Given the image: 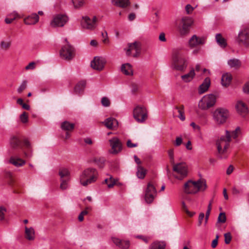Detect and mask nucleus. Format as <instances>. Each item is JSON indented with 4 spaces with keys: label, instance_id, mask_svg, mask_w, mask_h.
I'll list each match as a JSON object with an SVG mask.
<instances>
[{
    "label": "nucleus",
    "instance_id": "1",
    "mask_svg": "<svg viewBox=\"0 0 249 249\" xmlns=\"http://www.w3.org/2000/svg\"><path fill=\"white\" fill-rule=\"evenodd\" d=\"M206 188L205 179H198L197 181L189 180L184 185V192L187 194H196L199 191H204Z\"/></svg>",
    "mask_w": 249,
    "mask_h": 249
},
{
    "label": "nucleus",
    "instance_id": "31",
    "mask_svg": "<svg viewBox=\"0 0 249 249\" xmlns=\"http://www.w3.org/2000/svg\"><path fill=\"white\" fill-rule=\"evenodd\" d=\"M195 75V70L192 68L188 73L182 75L181 79L185 82H189L193 80Z\"/></svg>",
    "mask_w": 249,
    "mask_h": 249
},
{
    "label": "nucleus",
    "instance_id": "42",
    "mask_svg": "<svg viewBox=\"0 0 249 249\" xmlns=\"http://www.w3.org/2000/svg\"><path fill=\"white\" fill-rule=\"evenodd\" d=\"M11 45L10 42L2 41L0 42V48L6 50L9 49Z\"/></svg>",
    "mask_w": 249,
    "mask_h": 249
},
{
    "label": "nucleus",
    "instance_id": "62",
    "mask_svg": "<svg viewBox=\"0 0 249 249\" xmlns=\"http://www.w3.org/2000/svg\"><path fill=\"white\" fill-rule=\"evenodd\" d=\"M241 193V191L239 189L235 187H233L232 188V193L234 195H239Z\"/></svg>",
    "mask_w": 249,
    "mask_h": 249
},
{
    "label": "nucleus",
    "instance_id": "30",
    "mask_svg": "<svg viewBox=\"0 0 249 249\" xmlns=\"http://www.w3.org/2000/svg\"><path fill=\"white\" fill-rule=\"evenodd\" d=\"M112 2L114 5L122 8H126L130 4L129 0H112Z\"/></svg>",
    "mask_w": 249,
    "mask_h": 249
},
{
    "label": "nucleus",
    "instance_id": "47",
    "mask_svg": "<svg viewBox=\"0 0 249 249\" xmlns=\"http://www.w3.org/2000/svg\"><path fill=\"white\" fill-rule=\"evenodd\" d=\"M240 132V128L239 127H237L235 129V130L232 131L231 133L230 132V135H231V137H232L234 139L238 137V134H239Z\"/></svg>",
    "mask_w": 249,
    "mask_h": 249
},
{
    "label": "nucleus",
    "instance_id": "60",
    "mask_svg": "<svg viewBox=\"0 0 249 249\" xmlns=\"http://www.w3.org/2000/svg\"><path fill=\"white\" fill-rule=\"evenodd\" d=\"M204 213H200L198 217V226H200L202 224V221L204 218Z\"/></svg>",
    "mask_w": 249,
    "mask_h": 249
},
{
    "label": "nucleus",
    "instance_id": "63",
    "mask_svg": "<svg viewBox=\"0 0 249 249\" xmlns=\"http://www.w3.org/2000/svg\"><path fill=\"white\" fill-rule=\"evenodd\" d=\"M138 89H139V87L138 85H137L136 84L132 85L131 91H132V93H136L138 91Z\"/></svg>",
    "mask_w": 249,
    "mask_h": 249
},
{
    "label": "nucleus",
    "instance_id": "8",
    "mask_svg": "<svg viewBox=\"0 0 249 249\" xmlns=\"http://www.w3.org/2000/svg\"><path fill=\"white\" fill-rule=\"evenodd\" d=\"M193 23V20L192 18L188 17H183L178 26V30L180 35L185 36L188 34L190 31V28Z\"/></svg>",
    "mask_w": 249,
    "mask_h": 249
},
{
    "label": "nucleus",
    "instance_id": "25",
    "mask_svg": "<svg viewBox=\"0 0 249 249\" xmlns=\"http://www.w3.org/2000/svg\"><path fill=\"white\" fill-rule=\"evenodd\" d=\"M232 77L230 73L223 74L221 77V84L225 87H228L231 83Z\"/></svg>",
    "mask_w": 249,
    "mask_h": 249
},
{
    "label": "nucleus",
    "instance_id": "3",
    "mask_svg": "<svg viewBox=\"0 0 249 249\" xmlns=\"http://www.w3.org/2000/svg\"><path fill=\"white\" fill-rule=\"evenodd\" d=\"M231 142V135L230 132L226 131V136H221L216 142V145L218 154L221 158H226L225 155L227 153V149Z\"/></svg>",
    "mask_w": 249,
    "mask_h": 249
},
{
    "label": "nucleus",
    "instance_id": "51",
    "mask_svg": "<svg viewBox=\"0 0 249 249\" xmlns=\"http://www.w3.org/2000/svg\"><path fill=\"white\" fill-rule=\"evenodd\" d=\"M185 9L187 14H191L193 12L194 8L190 4H187L186 5Z\"/></svg>",
    "mask_w": 249,
    "mask_h": 249
},
{
    "label": "nucleus",
    "instance_id": "18",
    "mask_svg": "<svg viewBox=\"0 0 249 249\" xmlns=\"http://www.w3.org/2000/svg\"><path fill=\"white\" fill-rule=\"evenodd\" d=\"M141 44L138 42H135L133 43L128 45V48L126 50V54L130 55L131 53L133 56H137L140 52Z\"/></svg>",
    "mask_w": 249,
    "mask_h": 249
},
{
    "label": "nucleus",
    "instance_id": "29",
    "mask_svg": "<svg viewBox=\"0 0 249 249\" xmlns=\"http://www.w3.org/2000/svg\"><path fill=\"white\" fill-rule=\"evenodd\" d=\"M121 71L124 74L127 75H132L133 72L132 66L129 63L122 65Z\"/></svg>",
    "mask_w": 249,
    "mask_h": 249
},
{
    "label": "nucleus",
    "instance_id": "38",
    "mask_svg": "<svg viewBox=\"0 0 249 249\" xmlns=\"http://www.w3.org/2000/svg\"><path fill=\"white\" fill-rule=\"evenodd\" d=\"M70 173L68 169L65 168H61L59 171V175L60 176L61 179H63L64 177H67L69 178Z\"/></svg>",
    "mask_w": 249,
    "mask_h": 249
},
{
    "label": "nucleus",
    "instance_id": "28",
    "mask_svg": "<svg viewBox=\"0 0 249 249\" xmlns=\"http://www.w3.org/2000/svg\"><path fill=\"white\" fill-rule=\"evenodd\" d=\"M9 162L17 167L22 166L26 163L24 160L19 158H15L14 157H11L10 158Z\"/></svg>",
    "mask_w": 249,
    "mask_h": 249
},
{
    "label": "nucleus",
    "instance_id": "44",
    "mask_svg": "<svg viewBox=\"0 0 249 249\" xmlns=\"http://www.w3.org/2000/svg\"><path fill=\"white\" fill-rule=\"evenodd\" d=\"M27 82L26 81H23L20 86L18 89V92L19 93H21L27 87Z\"/></svg>",
    "mask_w": 249,
    "mask_h": 249
},
{
    "label": "nucleus",
    "instance_id": "11",
    "mask_svg": "<svg viewBox=\"0 0 249 249\" xmlns=\"http://www.w3.org/2000/svg\"><path fill=\"white\" fill-rule=\"evenodd\" d=\"M69 20L68 17L65 15L58 14L54 16L50 23L53 27H61Z\"/></svg>",
    "mask_w": 249,
    "mask_h": 249
},
{
    "label": "nucleus",
    "instance_id": "27",
    "mask_svg": "<svg viewBox=\"0 0 249 249\" xmlns=\"http://www.w3.org/2000/svg\"><path fill=\"white\" fill-rule=\"evenodd\" d=\"M228 64L231 69L236 70L241 66V61L236 58H232L228 60Z\"/></svg>",
    "mask_w": 249,
    "mask_h": 249
},
{
    "label": "nucleus",
    "instance_id": "41",
    "mask_svg": "<svg viewBox=\"0 0 249 249\" xmlns=\"http://www.w3.org/2000/svg\"><path fill=\"white\" fill-rule=\"evenodd\" d=\"M74 6L75 8H79L84 4V0H72Z\"/></svg>",
    "mask_w": 249,
    "mask_h": 249
},
{
    "label": "nucleus",
    "instance_id": "4",
    "mask_svg": "<svg viewBox=\"0 0 249 249\" xmlns=\"http://www.w3.org/2000/svg\"><path fill=\"white\" fill-rule=\"evenodd\" d=\"M174 177L178 179L182 180L187 176V166L184 162L173 163Z\"/></svg>",
    "mask_w": 249,
    "mask_h": 249
},
{
    "label": "nucleus",
    "instance_id": "53",
    "mask_svg": "<svg viewBox=\"0 0 249 249\" xmlns=\"http://www.w3.org/2000/svg\"><path fill=\"white\" fill-rule=\"evenodd\" d=\"M102 36L103 37V42L105 44L108 43V39L107 37V34L106 31L102 33Z\"/></svg>",
    "mask_w": 249,
    "mask_h": 249
},
{
    "label": "nucleus",
    "instance_id": "23",
    "mask_svg": "<svg viewBox=\"0 0 249 249\" xmlns=\"http://www.w3.org/2000/svg\"><path fill=\"white\" fill-rule=\"evenodd\" d=\"M105 126L109 129H115L118 125V121L114 118H107L104 122Z\"/></svg>",
    "mask_w": 249,
    "mask_h": 249
},
{
    "label": "nucleus",
    "instance_id": "6",
    "mask_svg": "<svg viewBox=\"0 0 249 249\" xmlns=\"http://www.w3.org/2000/svg\"><path fill=\"white\" fill-rule=\"evenodd\" d=\"M216 102V97L213 94L204 96L198 103V107L202 110H206L213 106Z\"/></svg>",
    "mask_w": 249,
    "mask_h": 249
},
{
    "label": "nucleus",
    "instance_id": "50",
    "mask_svg": "<svg viewBox=\"0 0 249 249\" xmlns=\"http://www.w3.org/2000/svg\"><path fill=\"white\" fill-rule=\"evenodd\" d=\"M182 142L183 140L181 136H178L176 137L174 144L176 146H179L182 143Z\"/></svg>",
    "mask_w": 249,
    "mask_h": 249
},
{
    "label": "nucleus",
    "instance_id": "58",
    "mask_svg": "<svg viewBox=\"0 0 249 249\" xmlns=\"http://www.w3.org/2000/svg\"><path fill=\"white\" fill-rule=\"evenodd\" d=\"M243 91L246 93L249 94V82L246 83L243 87Z\"/></svg>",
    "mask_w": 249,
    "mask_h": 249
},
{
    "label": "nucleus",
    "instance_id": "12",
    "mask_svg": "<svg viewBox=\"0 0 249 249\" xmlns=\"http://www.w3.org/2000/svg\"><path fill=\"white\" fill-rule=\"evenodd\" d=\"M206 40V37L205 36L194 35L189 39L188 46L191 49L197 48L204 44Z\"/></svg>",
    "mask_w": 249,
    "mask_h": 249
},
{
    "label": "nucleus",
    "instance_id": "19",
    "mask_svg": "<svg viewBox=\"0 0 249 249\" xmlns=\"http://www.w3.org/2000/svg\"><path fill=\"white\" fill-rule=\"evenodd\" d=\"M106 61L103 58L98 56L95 57L91 62V67L94 70L101 71L103 69Z\"/></svg>",
    "mask_w": 249,
    "mask_h": 249
},
{
    "label": "nucleus",
    "instance_id": "49",
    "mask_svg": "<svg viewBox=\"0 0 249 249\" xmlns=\"http://www.w3.org/2000/svg\"><path fill=\"white\" fill-rule=\"evenodd\" d=\"M101 103L103 106L106 107L109 106L110 104L109 100L106 97L102 98Z\"/></svg>",
    "mask_w": 249,
    "mask_h": 249
},
{
    "label": "nucleus",
    "instance_id": "13",
    "mask_svg": "<svg viewBox=\"0 0 249 249\" xmlns=\"http://www.w3.org/2000/svg\"><path fill=\"white\" fill-rule=\"evenodd\" d=\"M237 40L244 47L249 48V29L245 28L240 31Z\"/></svg>",
    "mask_w": 249,
    "mask_h": 249
},
{
    "label": "nucleus",
    "instance_id": "17",
    "mask_svg": "<svg viewBox=\"0 0 249 249\" xmlns=\"http://www.w3.org/2000/svg\"><path fill=\"white\" fill-rule=\"evenodd\" d=\"M237 112L241 116L245 117L248 114L249 110L247 105L242 101H237L235 104Z\"/></svg>",
    "mask_w": 249,
    "mask_h": 249
},
{
    "label": "nucleus",
    "instance_id": "57",
    "mask_svg": "<svg viewBox=\"0 0 249 249\" xmlns=\"http://www.w3.org/2000/svg\"><path fill=\"white\" fill-rule=\"evenodd\" d=\"M126 145L129 148H133L137 147L138 146V144L137 143H133L130 140H128L126 142Z\"/></svg>",
    "mask_w": 249,
    "mask_h": 249
},
{
    "label": "nucleus",
    "instance_id": "2",
    "mask_svg": "<svg viewBox=\"0 0 249 249\" xmlns=\"http://www.w3.org/2000/svg\"><path fill=\"white\" fill-rule=\"evenodd\" d=\"M98 177L97 170L93 168H87L84 169L79 176V182L81 185L87 186L95 182Z\"/></svg>",
    "mask_w": 249,
    "mask_h": 249
},
{
    "label": "nucleus",
    "instance_id": "48",
    "mask_svg": "<svg viewBox=\"0 0 249 249\" xmlns=\"http://www.w3.org/2000/svg\"><path fill=\"white\" fill-rule=\"evenodd\" d=\"M211 209H212V202H210L209 203V204L208 206V209H207V212L206 213L205 224H206L207 223V221H208V218H209V215H210V212H211Z\"/></svg>",
    "mask_w": 249,
    "mask_h": 249
},
{
    "label": "nucleus",
    "instance_id": "9",
    "mask_svg": "<svg viewBox=\"0 0 249 249\" xmlns=\"http://www.w3.org/2000/svg\"><path fill=\"white\" fill-rule=\"evenodd\" d=\"M65 41L66 42V44L63 46L61 48L60 54L62 58L70 60L75 55L74 49L68 43L67 39H65Z\"/></svg>",
    "mask_w": 249,
    "mask_h": 249
},
{
    "label": "nucleus",
    "instance_id": "16",
    "mask_svg": "<svg viewBox=\"0 0 249 249\" xmlns=\"http://www.w3.org/2000/svg\"><path fill=\"white\" fill-rule=\"evenodd\" d=\"M109 142L111 147V153L116 154L122 150V143L118 138L113 137Z\"/></svg>",
    "mask_w": 249,
    "mask_h": 249
},
{
    "label": "nucleus",
    "instance_id": "37",
    "mask_svg": "<svg viewBox=\"0 0 249 249\" xmlns=\"http://www.w3.org/2000/svg\"><path fill=\"white\" fill-rule=\"evenodd\" d=\"M74 124L70 123L69 122L65 121L62 123L61 128L62 129L67 131H71L73 129Z\"/></svg>",
    "mask_w": 249,
    "mask_h": 249
},
{
    "label": "nucleus",
    "instance_id": "36",
    "mask_svg": "<svg viewBox=\"0 0 249 249\" xmlns=\"http://www.w3.org/2000/svg\"><path fill=\"white\" fill-rule=\"evenodd\" d=\"M215 39L217 43L223 48L227 46L226 40L222 37L220 34H217L215 36Z\"/></svg>",
    "mask_w": 249,
    "mask_h": 249
},
{
    "label": "nucleus",
    "instance_id": "52",
    "mask_svg": "<svg viewBox=\"0 0 249 249\" xmlns=\"http://www.w3.org/2000/svg\"><path fill=\"white\" fill-rule=\"evenodd\" d=\"M225 242L226 244H228L230 243L231 236V233L229 232L226 233L224 234Z\"/></svg>",
    "mask_w": 249,
    "mask_h": 249
},
{
    "label": "nucleus",
    "instance_id": "64",
    "mask_svg": "<svg viewBox=\"0 0 249 249\" xmlns=\"http://www.w3.org/2000/svg\"><path fill=\"white\" fill-rule=\"evenodd\" d=\"M183 205V208L184 210L185 211V212L187 213V214L189 215L190 216H193L195 213L190 212L186 208V207L184 204V203H182Z\"/></svg>",
    "mask_w": 249,
    "mask_h": 249
},
{
    "label": "nucleus",
    "instance_id": "22",
    "mask_svg": "<svg viewBox=\"0 0 249 249\" xmlns=\"http://www.w3.org/2000/svg\"><path fill=\"white\" fill-rule=\"evenodd\" d=\"M39 17L36 13H33L28 17H26L24 21L27 25H34L38 22Z\"/></svg>",
    "mask_w": 249,
    "mask_h": 249
},
{
    "label": "nucleus",
    "instance_id": "32",
    "mask_svg": "<svg viewBox=\"0 0 249 249\" xmlns=\"http://www.w3.org/2000/svg\"><path fill=\"white\" fill-rule=\"evenodd\" d=\"M25 236L29 240H33L35 237V230L33 228L25 227Z\"/></svg>",
    "mask_w": 249,
    "mask_h": 249
},
{
    "label": "nucleus",
    "instance_id": "56",
    "mask_svg": "<svg viewBox=\"0 0 249 249\" xmlns=\"http://www.w3.org/2000/svg\"><path fill=\"white\" fill-rule=\"evenodd\" d=\"M36 67V63L34 62H30L28 65H27L25 69L26 70H34Z\"/></svg>",
    "mask_w": 249,
    "mask_h": 249
},
{
    "label": "nucleus",
    "instance_id": "10",
    "mask_svg": "<svg viewBox=\"0 0 249 249\" xmlns=\"http://www.w3.org/2000/svg\"><path fill=\"white\" fill-rule=\"evenodd\" d=\"M134 118L139 122H144L147 117L146 109L144 107L137 106L133 110Z\"/></svg>",
    "mask_w": 249,
    "mask_h": 249
},
{
    "label": "nucleus",
    "instance_id": "14",
    "mask_svg": "<svg viewBox=\"0 0 249 249\" xmlns=\"http://www.w3.org/2000/svg\"><path fill=\"white\" fill-rule=\"evenodd\" d=\"M97 22V18L95 16L90 18L89 17L83 18L81 25L84 28L92 30L96 27Z\"/></svg>",
    "mask_w": 249,
    "mask_h": 249
},
{
    "label": "nucleus",
    "instance_id": "24",
    "mask_svg": "<svg viewBox=\"0 0 249 249\" xmlns=\"http://www.w3.org/2000/svg\"><path fill=\"white\" fill-rule=\"evenodd\" d=\"M210 79L208 77L206 78L203 82L199 87L198 93L201 94L206 92L210 87Z\"/></svg>",
    "mask_w": 249,
    "mask_h": 249
},
{
    "label": "nucleus",
    "instance_id": "20",
    "mask_svg": "<svg viewBox=\"0 0 249 249\" xmlns=\"http://www.w3.org/2000/svg\"><path fill=\"white\" fill-rule=\"evenodd\" d=\"M111 240L117 246L121 249H127L129 247L130 242L128 240H123L114 237L111 238Z\"/></svg>",
    "mask_w": 249,
    "mask_h": 249
},
{
    "label": "nucleus",
    "instance_id": "45",
    "mask_svg": "<svg viewBox=\"0 0 249 249\" xmlns=\"http://www.w3.org/2000/svg\"><path fill=\"white\" fill-rule=\"evenodd\" d=\"M70 180V178L67 179H61V183L60 184V188L62 190H65L68 187V182Z\"/></svg>",
    "mask_w": 249,
    "mask_h": 249
},
{
    "label": "nucleus",
    "instance_id": "59",
    "mask_svg": "<svg viewBox=\"0 0 249 249\" xmlns=\"http://www.w3.org/2000/svg\"><path fill=\"white\" fill-rule=\"evenodd\" d=\"M137 238L142 239L146 243H148L149 240L150 239V237H146V236H142V235H138L137 236Z\"/></svg>",
    "mask_w": 249,
    "mask_h": 249
},
{
    "label": "nucleus",
    "instance_id": "55",
    "mask_svg": "<svg viewBox=\"0 0 249 249\" xmlns=\"http://www.w3.org/2000/svg\"><path fill=\"white\" fill-rule=\"evenodd\" d=\"M5 212L6 209L4 207L0 206V221L4 219Z\"/></svg>",
    "mask_w": 249,
    "mask_h": 249
},
{
    "label": "nucleus",
    "instance_id": "54",
    "mask_svg": "<svg viewBox=\"0 0 249 249\" xmlns=\"http://www.w3.org/2000/svg\"><path fill=\"white\" fill-rule=\"evenodd\" d=\"M8 17L11 18L13 19V20H14L17 18H20L19 16L16 12H13V13L9 14L8 15Z\"/></svg>",
    "mask_w": 249,
    "mask_h": 249
},
{
    "label": "nucleus",
    "instance_id": "5",
    "mask_svg": "<svg viewBox=\"0 0 249 249\" xmlns=\"http://www.w3.org/2000/svg\"><path fill=\"white\" fill-rule=\"evenodd\" d=\"M229 116L228 110L224 108H218L213 113V118L215 122L218 124L226 123Z\"/></svg>",
    "mask_w": 249,
    "mask_h": 249
},
{
    "label": "nucleus",
    "instance_id": "26",
    "mask_svg": "<svg viewBox=\"0 0 249 249\" xmlns=\"http://www.w3.org/2000/svg\"><path fill=\"white\" fill-rule=\"evenodd\" d=\"M105 182L107 185L108 188H112L114 185L121 186L122 184L118 181L117 178H114L110 176L109 178L105 180Z\"/></svg>",
    "mask_w": 249,
    "mask_h": 249
},
{
    "label": "nucleus",
    "instance_id": "33",
    "mask_svg": "<svg viewBox=\"0 0 249 249\" xmlns=\"http://www.w3.org/2000/svg\"><path fill=\"white\" fill-rule=\"evenodd\" d=\"M174 108L177 110L179 115L178 117L182 121L185 120V116L184 114V107L183 105H181L178 106H175Z\"/></svg>",
    "mask_w": 249,
    "mask_h": 249
},
{
    "label": "nucleus",
    "instance_id": "40",
    "mask_svg": "<svg viewBox=\"0 0 249 249\" xmlns=\"http://www.w3.org/2000/svg\"><path fill=\"white\" fill-rule=\"evenodd\" d=\"M20 120L22 123H27L28 122V115L26 112H23L19 117Z\"/></svg>",
    "mask_w": 249,
    "mask_h": 249
},
{
    "label": "nucleus",
    "instance_id": "7",
    "mask_svg": "<svg viewBox=\"0 0 249 249\" xmlns=\"http://www.w3.org/2000/svg\"><path fill=\"white\" fill-rule=\"evenodd\" d=\"M157 196V190L152 182H149L144 191V200L147 204L151 203Z\"/></svg>",
    "mask_w": 249,
    "mask_h": 249
},
{
    "label": "nucleus",
    "instance_id": "15",
    "mask_svg": "<svg viewBox=\"0 0 249 249\" xmlns=\"http://www.w3.org/2000/svg\"><path fill=\"white\" fill-rule=\"evenodd\" d=\"M174 66L178 71H184L187 67V61L184 57H176L174 59Z\"/></svg>",
    "mask_w": 249,
    "mask_h": 249
},
{
    "label": "nucleus",
    "instance_id": "39",
    "mask_svg": "<svg viewBox=\"0 0 249 249\" xmlns=\"http://www.w3.org/2000/svg\"><path fill=\"white\" fill-rule=\"evenodd\" d=\"M146 174V170L141 166H139L138 167V170L137 172V177L141 179H142L144 178Z\"/></svg>",
    "mask_w": 249,
    "mask_h": 249
},
{
    "label": "nucleus",
    "instance_id": "46",
    "mask_svg": "<svg viewBox=\"0 0 249 249\" xmlns=\"http://www.w3.org/2000/svg\"><path fill=\"white\" fill-rule=\"evenodd\" d=\"M218 222L224 223L226 221V216L225 213H221L218 217Z\"/></svg>",
    "mask_w": 249,
    "mask_h": 249
},
{
    "label": "nucleus",
    "instance_id": "43",
    "mask_svg": "<svg viewBox=\"0 0 249 249\" xmlns=\"http://www.w3.org/2000/svg\"><path fill=\"white\" fill-rule=\"evenodd\" d=\"M168 156L170 159V162L172 164L174 163V151L173 149H170L168 151Z\"/></svg>",
    "mask_w": 249,
    "mask_h": 249
},
{
    "label": "nucleus",
    "instance_id": "34",
    "mask_svg": "<svg viewBox=\"0 0 249 249\" xmlns=\"http://www.w3.org/2000/svg\"><path fill=\"white\" fill-rule=\"evenodd\" d=\"M86 81L82 80L78 82L74 88V92L76 93H80L82 92L86 86Z\"/></svg>",
    "mask_w": 249,
    "mask_h": 249
},
{
    "label": "nucleus",
    "instance_id": "61",
    "mask_svg": "<svg viewBox=\"0 0 249 249\" xmlns=\"http://www.w3.org/2000/svg\"><path fill=\"white\" fill-rule=\"evenodd\" d=\"M218 236L216 235V238L213 240L211 246L213 248H215L218 244Z\"/></svg>",
    "mask_w": 249,
    "mask_h": 249
},
{
    "label": "nucleus",
    "instance_id": "35",
    "mask_svg": "<svg viewBox=\"0 0 249 249\" xmlns=\"http://www.w3.org/2000/svg\"><path fill=\"white\" fill-rule=\"evenodd\" d=\"M165 244L163 242L156 241L150 246L149 249H165Z\"/></svg>",
    "mask_w": 249,
    "mask_h": 249
},
{
    "label": "nucleus",
    "instance_id": "21",
    "mask_svg": "<svg viewBox=\"0 0 249 249\" xmlns=\"http://www.w3.org/2000/svg\"><path fill=\"white\" fill-rule=\"evenodd\" d=\"M10 145L11 148L14 150L22 148V142L21 140L17 136H12L9 140Z\"/></svg>",
    "mask_w": 249,
    "mask_h": 249
}]
</instances>
